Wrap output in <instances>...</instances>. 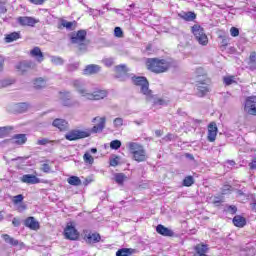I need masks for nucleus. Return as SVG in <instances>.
I'll return each mask as SVG.
<instances>
[{
  "instance_id": "nucleus-1",
  "label": "nucleus",
  "mask_w": 256,
  "mask_h": 256,
  "mask_svg": "<svg viewBox=\"0 0 256 256\" xmlns=\"http://www.w3.org/2000/svg\"><path fill=\"white\" fill-rule=\"evenodd\" d=\"M92 123L98 124L94 125L91 130H71L65 134V139H67V141H78V139L91 137V133H103V129H105V124L107 123V118L98 116L92 119Z\"/></svg>"
},
{
  "instance_id": "nucleus-2",
  "label": "nucleus",
  "mask_w": 256,
  "mask_h": 256,
  "mask_svg": "<svg viewBox=\"0 0 256 256\" xmlns=\"http://www.w3.org/2000/svg\"><path fill=\"white\" fill-rule=\"evenodd\" d=\"M146 65L152 73H165L171 67V64L167 60L159 58H149Z\"/></svg>"
},
{
  "instance_id": "nucleus-3",
  "label": "nucleus",
  "mask_w": 256,
  "mask_h": 256,
  "mask_svg": "<svg viewBox=\"0 0 256 256\" xmlns=\"http://www.w3.org/2000/svg\"><path fill=\"white\" fill-rule=\"evenodd\" d=\"M126 147H128L130 153H132L134 161L138 163L147 161V152L142 145L137 142H129Z\"/></svg>"
},
{
  "instance_id": "nucleus-4",
  "label": "nucleus",
  "mask_w": 256,
  "mask_h": 256,
  "mask_svg": "<svg viewBox=\"0 0 256 256\" xmlns=\"http://www.w3.org/2000/svg\"><path fill=\"white\" fill-rule=\"evenodd\" d=\"M192 33L199 45L206 46L209 43V38L201 25L192 26Z\"/></svg>"
},
{
  "instance_id": "nucleus-5",
  "label": "nucleus",
  "mask_w": 256,
  "mask_h": 256,
  "mask_svg": "<svg viewBox=\"0 0 256 256\" xmlns=\"http://www.w3.org/2000/svg\"><path fill=\"white\" fill-rule=\"evenodd\" d=\"M132 81L134 85H137L140 88V92L143 95H149V92L151 91L149 89V81H147V78L143 76H138V77H132Z\"/></svg>"
},
{
  "instance_id": "nucleus-6",
  "label": "nucleus",
  "mask_w": 256,
  "mask_h": 256,
  "mask_svg": "<svg viewBox=\"0 0 256 256\" xmlns=\"http://www.w3.org/2000/svg\"><path fill=\"white\" fill-rule=\"evenodd\" d=\"M71 85H72V87H74V89L77 91V93H79V95H81V97H85V99L87 98L89 90H87V88L85 87V81H83L81 79H77V80L72 81Z\"/></svg>"
},
{
  "instance_id": "nucleus-7",
  "label": "nucleus",
  "mask_w": 256,
  "mask_h": 256,
  "mask_svg": "<svg viewBox=\"0 0 256 256\" xmlns=\"http://www.w3.org/2000/svg\"><path fill=\"white\" fill-rule=\"evenodd\" d=\"M64 236L70 241H77L79 239V231L73 226V224H67L64 229Z\"/></svg>"
},
{
  "instance_id": "nucleus-8",
  "label": "nucleus",
  "mask_w": 256,
  "mask_h": 256,
  "mask_svg": "<svg viewBox=\"0 0 256 256\" xmlns=\"http://www.w3.org/2000/svg\"><path fill=\"white\" fill-rule=\"evenodd\" d=\"M244 111L248 115H256V96H250L246 99Z\"/></svg>"
},
{
  "instance_id": "nucleus-9",
  "label": "nucleus",
  "mask_w": 256,
  "mask_h": 256,
  "mask_svg": "<svg viewBox=\"0 0 256 256\" xmlns=\"http://www.w3.org/2000/svg\"><path fill=\"white\" fill-rule=\"evenodd\" d=\"M84 240L86 243L93 245L95 243H99L101 241V235L97 232H91L89 230L84 231Z\"/></svg>"
},
{
  "instance_id": "nucleus-10",
  "label": "nucleus",
  "mask_w": 256,
  "mask_h": 256,
  "mask_svg": "<svg viewBox=\"0 0 256 256\" xmlns=\"http://www.w3.org/2000/svg\"><path fill=\"white\" fill-rule=\"evenodd\" d=\"M108 93L106 90H95L94 92H88L86 99L89 101H100V99H105L107 97Z\"/></svg>"
},
{
  "instance_id": "nucleus-11",
  "label": "nucleus",
  "mask_w": 256,
  "mask_h": 256,
  "mask_svg": "<svg viewBox=\"0 0 256 256\" xmlns=\"http://www.w3.org/2000/svg\"><path fill=\"white\" fill-rule=\"evenodd\" d=\"M35 67H37V64H35V62L31 60H24L16 66V69L17 71H20V73L23 74V73H27L29 69H35Z\"/></svg>"
},
{
  "instance_id": "nucleus-12",
  "label": "nucleus",
  "mask_w": 256,
  "mask_h": 256,
  "mask_svg": "<svg viewBox=\"0 0 256 256\" xmlns=\"http://www.w3.org/2000/svg\"><path fill=\"white\" fill-rule=\"evenodd\" d=\"M60 99L62 101V105L64 107H73L75 103L79 105L78 102H71V92L70 91H62L60 92Z\"/></svg>"
},
{
  "instance_id": "nucleus-13",
  "label": "nucleus",
  "mask_w": 256,
  "mask_h": 256,
  "mask_svg": "<svg viewBox=\"0 0 256 256\" xmlns=\"http://www.w3.org/2000/svg\"><path fill=\"white\" fill-rule=\"evenodd\" d=\"M207 83H209V80L196 82V90L198 97H205V95L209 93V86L207 85Z\"/></svg>"
},
{
  "instance_id": "nucleus-14",
  "label": "nucleus",
  "mask_w": 256,
  "mask_h": 256,
  "mask_svg": "<svg viewBox=\"0 0 256 256\" xmlns=\"http://www.w3.org/2000/svg\"><path fill=\"white\" fill-rule=\"evenodd\" d=\"M87 37V31L79 30L76 34L72 35L71 42L77 45H83Z\"/></svg>"
},
{
  "instance_id": "nucleus-15",
  "label": "nucleus",
  "mask_w": 256,
  "mask_h": 256,
  "mask_svg": "<svg viewBox=\"0 0 256 256\" xmlns=\"http://www.w3.org/2000/svg\"><path fill=\"white\" fill-rule=\"evenodd\" d=\"M17 22L22 27H34L37 23V20H35L33 17L21 16L17 19Z\"/></svg>"
},
{
  "instance_id": "nucleus-16",
  "label": "nucleus",
  "mask_w": 256,
  "mask_h": 256,
  "mask_svg": "<svg viewBox=\"0 0 256 256\" xmlns=\"http://www.w3.org/2000/svg\"><path fill=\"white\" fill-rule=\"evenodd\" d=\"M22 183H26L27 185H37L41 183V179L37 178V176L33 174H25L20 178Z\"/></svg>"
},
{
  "instance_id": "nucleus-17",
  "label": "nucleus",
  "mask_w": 256,
  "mask_h": 256,
  "mask_svg": "<svg viewBox=\"0 0 256 256\" xmlns=\"http://www.w3.org/2000/svg\"><path fill=\"white\" fill-rule=\"evenodd\" d=\"M146 101L152 103L153 105H167V102L164 99L158 98L153 95V91H149L148 94H145Z\"/></svg>"
},
{
  "instance_id": "nucleus-18",
  "label": "nucleus",
  "mask_w": 256,
  "mask_h": 256,
  "mask_svg": "<svg viewBox=\"0 0 256 256\" xmlns=\"http://www.w3.org/2000/svg\"><path fill=\"white\" fill-rule=\"evenodd\" d=\"M217 131H218L217 123L211 122L208 125V141L210 143H213L215 139H217Z\"/></svg>"
},
{
  "instance_id": "nucleus-19",
  "label": "nucleus",
  "mask_w": 256,
  "mask_h": 256,
  "mask_svg": "<svg viewBox=\"0 0 256 256\" xmlns=\"http://www.w3.org/2000/svg\"><path fill=\"white\" fill-rule=\"evenodd\" d=\"M30 55L37 61V63H43L45 60V56L43 55L41 48L37 46L30 51Z\"/></svg>"
},
{
  "instance_id": "nucleus-20",
  "label": "nucleus",
  "mask_w": 256,
  "mask_h": 256,
  "mask_svg": "<svg viewBox=\"0 0 256 256\" xmlns=\"http://www.w3.org/2000/svg\"><path fill=\"white\" fill-rule=\"evenodd\" d=\"M101 71V66L97 64H89L83 70V75H97Z\"/></svg>"
},
{
  "instance_id": "nucleus-21",
  "label": "nucleus",
  "mask_w": 256,
  "mask_h": 256,
  "mask_svg": "<svg viewBox=\"0 0 256 256\" xmlns=\"http://www.w3.org/2000/svg\"><path fill=\"white\" fill-rule=\"evenodd\" d=\"M195 83H203V81H207V74L203 68H197L194 73Z\"/></svg>"
},
{
  "instance_id": "nucleus-22",
  "label": "nucleus",
  "mask_w": 256,
  "mask_h": 256,
  "mask_svg": "<svg viewBox=\"0 0 256 256\" xmlns=\"http://www.w3.org/2000/svg\"><path fill=\"white\" fill-rule=\"evenodd\" d=\"M156 231L157 233H159V235H163V237H173V235H175V233L173 232V230L165 227L162 224H159L156 227Z\"/></svg>"
},
{
  "instance_id": "nucleus-23",
  "label": "nucleus",
  "mask_w": 256,
  "mask_h": 256,
  "mask_svg": "<svg viewBox=\"0 0 256 256\" xmlns=\"http://www.w3.org/2000/svg\"><path fill=\"white\" fill-rule=\"evenodd\" d=\"M25 227L31 229L32 231H37L39 229V222L35 220V217H28L24 222Z\"/></svg>"
},
{
  "instance_id": "nucleus-24",
  "label": "nucleus",
  "mask_w": 256,
  "mask_h": 256,
  "mask_svg": "<svg viewBox=\"0 0 256 256\" xmlns=\"http://www.w3.org/2000/svg\"><path fill=\"white\" fill-rule=\"evenodd\" d=\"M53 127H56L60 131H67L68 123L65 119L56 118L52 122Z\"/></svg>"
},
{
  "instance_id": "nucleus-25",
  "label": "nucleus",
  "mask_w": 256,
  "mask_h": 256,
  "mask_svg": "<svg viewBox=\"0 0 256 256\" xmlns=\"http://www.w3.org/2000/svg\"><path fill=\"white\" fill-rule=\"evenodd\" d=\"M114 71L116 73V77L119 79V77H125V75H127V73L129 72V69L125 64H121L115 66Z\"/></svg>"
},
{
  "instance_id": "nucleus-26",
  "label": "nucleus",
  "mask_w": 256,
  "mask_h": 256,
  "mask_svg": "<svg viewBox=\"0 0 256 256\" xmlns=\"http://www.w3.org/2000/svg\"><path fill=\"white\" fill-rule=\"evenodd\" d=\"M178 17L183 19L184 21H195L197 19V14L195 12H180L178 13Z\"/></svg>"
},
{
  "instance_id": "nucleus-27",
  "label": "nucleus",
  "mask_w": 256,
  "mask_h": 256,
  "mask_svg": "<svg viewBox=\"0 0 256 256\" xmlns=\"http://www.w3.org/2000/svg\"><path fill=\"white\" fill-rule=\"evenodd\" d=\"M3 239L6 243H9V245H12L13 247H17V245H20V247L25 246L23 242H19V240H16L15 238L9 236L8 234H4Z\"/></svg>"
},
{
  "instance_id": "nucleus-28",
  "label": "nucleus",
  "mask_w": 256,
  "mask_h": 256,
  "mask_svg": "<svg viewBox=\"0 0 256 256\" xmlns=\"http://www.w3.org/2000/svg\"><path fill=\"white\" fill-rule=\"evenodd\" d=\"M233 224L235 227H245V225H247V220L245 217L237 215L233 218Z\"/></svg>"
},
{
  "instance_id": "nucleus-29",
  "label": "nucleus",
  "mask_w": 256,
  "mask_h": 256,
  "mask_svg": "<svg viewBox=\"0 0 256 256\" xmlns=\"http://www.w3.org/2000/svg\"><path fill=\"white\" fill-rule=\"evenodd\" d=\"M12 140L16 145H24V143H27V136L25 134H16L13 136Z\"/></svg>"
},
{
  "instance_id": "nucleus-30",
  "label": "nucleus",
  "mask_w": 256,
  "mask_h": 256,
  "mask_svg": "<svg viewBox=\"0 0 256 256\" xmlns=\"http://www.w3.org/2000/svg\"><path fill=\"white\" fill-rule=\"evenodd\" d=\"M29 109V105L25 102L18 103L14 105V110L16 113H25Z\"/></svg>"
},
{
  "instance_id": "nucleus-31",
  "label": "nucleus",
  "mask_w": 256,
  "mask_h": 256,
  "mask_svg": "<svg viewBox=\"0 0 256 256\" xmlns=\"http://www.w3.org/2000/svg\"><path fill=\"white\" fill-rule=\"evenodd\" d=\"M17 39H21V34L19 32H12L5 37L6 43H13V41H17Z\"/></svg>"
},
{
  "instance_id": "nucleus-32",
  "label": "nucleus",
  "mask_w": 256,
  "mask_h": 256,
  "mask_svg": "<svg viewBox=\"0 0 256 256\" xmlns=\"http://www.w3.org/2000/svg\"><path fill=\"white\" fill-rule=\"evenodd\" d=\"M208 249L209 248L205 244H198L195 246V251L198 256L207 255L205 253H207Z\"/></svg>"
},
{
  "instance_id": "nucleus-33",
  "label": "nucleus",
  "mask_w": 256,
  "mask_h": 256,
  "mask_svg": "<svg viewBox=\"0 0 256 256\" xmlns=\"http://www.w3.org/2000/svg\"><path fill=\"white\" fill-rule=\"evenodd\" d=\"M61 25L62 27H65V29H67L68 31H74L75 27H77V22H69L67 20H62Z\"/></svg>"
},
{
  "instance_id": "nucleus-34",
  "label": "nucleus",
  "mask_w": 256,
  "mask_h": 256,
  "mask_svg": "<svg viewBox=\"0 0 256 256\" xmlns=\"http://www.w3.org/2000/svg\"><path fill=\"white\" fill-rule=\"evenodd\" d=\"M35 89H45L47 87V81L43 78H38L34 81Z\"/></svg>"
},
{
  "instance_id": "nucleus-35",
  "label": "nucleus",
  "mask_w": 256,
  "mask_h": 256,
  "mask_svg": "<svg viewBox=\"0 0 256 256\" xmlns=\"http://www.w3.org/2000/svg\"><path fill=\"white\" fill-rule=\"evenodd\" d=\"M125 179H127V176L124 173H116L114 175V181L118 185H123V183H125Z\"/></svg>"
},
{
  "instance_id": "nucleus-36",
  "label": "nucleus",
  "mask_w": 256,
  "mask_h": 256,
  "mask_svg": "<svg viewBox=\"0 0 256 256\" xmlns=\"http://www.w3.org/2000/svg\"><path fill=\"white\" fill-rule=\"evenodd\" d=\"M67 182L69 185H74V187H79V185H81V179L77 176H70Z\"/></svg>"
},
{
  "instance_id": "nucleus-37",
  "label": "nucleus",
  "mask_w": 256,
  "mask_h": 256,
  "mask_svg": "<svg viewBox=\"0 0 256 256\" xmlns=\"http://www.w3.org/2000/svg\"><path fill=\"white\" fill-rule=\"evenodd\" d=\"M13 131V127L5 126V127H0V139H3V137H7L9 133Z\"/></svg>"
},
{
  "instance_id": "nucleus-38",
  "label": "nucleus",
  "mask_w": 256,
  "mask_h": 256,
  "mask_svg": "<svg viewBox=\"0 0 256 256\" xmlns=\"http://www.w3.org/2000/svg\"><path fill=\"white\" fill-rule=\"evenodd\" d=\"M195 183V179L193 178V176H186L182 182V185L184 187H191V185H193Z\"/></svg>"
},
{
  "instance_id": "nucleus-39",
  "label": "nucleus",
  "mask_w": 256,
  "mask_h": 256,
  "mask_svg": "<svg viewBox=\"0 0 256 256\" xmlns=\"http://www.w3.org/2000/svg\"><path fill=\"white\" fill-rule=\"evenodd\" d=\"M131 249L129 248H123L116 252V256H130L131 255Z\"/></svg>"
},
{
  "instance_id": "nucleus-40",
  "label": "nucleus",
  "mask_w": 256,
  "mask_h": 256,
  "mask_svg": "<svg viewBox=\"0 0 256 256\" xmlns=\"http://www.w3.org/2000/svg\"><path fill=\"white\" fill-rule=\"evenodd\" d=\"M51 63H53V65H63L65 63V60H63V58L59 56H52Z\"/></svg>"
},
{
  "instance_id": "nucleus-41",
  "label": "nucleus",
  "mask_w": 256,
  "mask_h": 256,
  "mask_svg": "<svg viewBox=\"0 0 256 256\" xmlns=\"http://www.w3.org/2000/svg\"><path fill=\"white\" fill-rule=\"evenodd\" d=\"M110 148L117 151L118 149H121V141L120 140H112L110 142Z\"/></svg>"
},
{
  "instance_id": "nucleus-42",
  "label": "nucleus",
  "mask_w": 256,
  "mask_h": 256,
  "mask_svg": "<svg viewBox=\"0 0 256 256\" xmlns=\"http://www.w3.org/2000/svg\"><path fill=\"white\" fill-rule=\"evenodd\" d=\"M83 159L86 163H88L89 165H93L94 163V159L93 156H91V154H89L88 152H86L83 156Z\"/></svg>"
},
{
  "instance_id": "nucleus-43",
  "label": "nucleus",
  "mask_w": 256,
  "mask_h": 256,
  "mask_svg": "<svg viewBox=\"0 0 256 256\" xmlns=\"http://www.w3.org/2000/svg\"><path fill=\"white\" fill-rule=\"evenodd\" d=\"M23 199H24L23 194H19L14 196L12 201L14 205H19V203H23Z\"/></svg>"
},
{
  "instance_id": "nucleus-44",
  "label": "nucleus",
  "mask_w": 256,
  "mask_h": 256,
  "mask_svg": "<svg viewBox=\"0 0 256 256\" xmlns=\"http://www.w3.org/2000/svg\"><path fill=\"white\" fill-rule=\"evenodd\" d=\"M41 171H43V173H51V166H49V160H46V163L42 164Z\"/></svg>"
},
{
  "instance_id": "nucleus-45",
  "label": "nucleus",
  "mask_w": 256,
  "mask_h": 256,
  "mask_svg": "<svg viewBox=\"0 0 256 256\" xmlns=\"http://www.w3.org/2000/svg\"><path fill=\"white\" fill-rule=\"evenodd\" d=\"M113 125L116 129H119V127H123V118H116L113 121Z\"/></svg>"
},
{
  "instance_id": "nucleus-46",
  "label": "nucleus",
  "mask_w": 256,
  "mask_h": 256,
  "mask_svg": "<svg viewBox=\"0 0 256 256\" xmlns=\"http://www.w3.org/2000/svg\"><path fill=\"white\" fill-rule=\"evenodd\" d=\"M77 69H79V63L76 62L74 64H68L67 65V71L73 72V71H77Z\"/></svg>"
},
{
  "instance_id": "nucleus-47",
  "label": "nucleus",
  "mask_w": 256,
  "mask_h": 256,
  "mask_svg": "<svg viewBox=\"0 0 256 256\" xmlns=\"http://www.w3.org/2000/svg\"><path fill=\"white\" fill-rule=\"evenodd\" d=\"M225 85H233L235 83V76L224 77Z\"/></svg>"
},
{
  "instance_id": "nucleus-48",
  "label": "nucleus",
  "mask_w": 256,
  "mask_h": 256,
  "mask_svg": "<svg viewBox=\"0 0 256 256\" xmlns=\"http://www.w3.org/2000/svg\"><path fill=\"white\" fill-rule=\"evenodd\" d=\"M114 35L115 37H118V38L123 37V30L121 29V27H116L114 29Z\"/></svg>"
},
{
  "instance_id": "nucleus-49",
  "label": "nucleus",
  "mask_w": 256,
  "mask_h": 256,
  "mask_svg": "<svg viewBox=\"0 0 256 256\" xmlns=\"http://www.w3.org/2000/svg\"><path fill=\"white\" fill-rule=\"evenodd\" d=\"M102 61L106 67H112L114 63L113 58H105Z\"/></svg>"
},
{
  "instance_id": "nucleus-50",
  "label": "nucleus",
  "mask_w": 256,
  "mask_h": 256,
  "mask_svg": "<svg viewBox=\"0 0 256 256\" xmlns=\"http://www.w3.org/2000/svg\"><path fill=\"white\" fill-rule=\"evenodd\" d=\"M230 34L232 37H239V28L232 27L230 29Z\"/></svg>"
},
{
  "instance_id": "nucleus-51",
  "label": "nucleus",
  "mask_w": 256,
  "mask_h": 256,
  "mask_svg": "<svg viewBox=\"0 0 256 256\" xmlns=\"http://www.w3.org/2000/svg\"><path fill=\"white\" fill-rule=\"evenodd\" d=\"M48 143H51V141H49L47 138H42L37 141V145H47Z\"/></svg>"
},
{
  "instance_id": "nucleus-52",
  "label": "nucleus",
  "mask_w": 256,
  "mask_h": 256,
  "mask_svg": "<svg viewBox=\"0 0 256 256\" xmlns=\"http://www.w3.org/2000/svg\"><path fill=\"white\" fill-rule=\"evenodd\" d=\"M110 165H111V167H117L119 165V158L116 157V158L111 159Z\"/></svg>"
},
{
  "instance_id": "nucleus-53",
  "label": "nucleus",
  "mask_w": 256,
  "mask_h": 256,
  "mask_svg": "<svg viewBox=\"0 0 256 256\" xmlns=\"http://www.w3.org/2000/svg\"><path fill=\"white\" fill-rule=\"evenodd\" d=\"M250 207H251L252 211H254L256 213V198L255 197L252 198V202L250 203Z\"/></svg>"
},
{
  "instance_id": "nucleus-54",
  "label": "nucleus",
  "mask_w": 256,
  "mask_h": 256,
  "mask_svg": "<svg viewBox=\"0 0 256 256\" xmlns=\"http://www.w3.org/2000/svg\"><path fill=\"white\" fill-rule=\"evenodd\" d=\"M248 63H256V53L255 52L250 54Z\"/></svg>"
},
{
  "instance_id": "nucleus-55",
  "label": "nucleus",
  "mask_w": 256,
  "mask_h": 256,
  "mask_svg": "<svg viewBox=\"0 0 256 256\" xmlns=\"http://www.w3.org/2000/svg\"><path fill=\"white\" fill-rule=\"evenodd\" d=\"M248 68L250 71H256V62H248Z\"/></svg>"
},
{
  "instance_id": "nucleus-56",
  "label": "nucleus",
  "mask_w": 256,
  "mask_h": 256,
  "mask_svg": "<svg viewBox=\"0 0 256 256\" xmlns=\"http://www.w3.org/2000/svg\"><path fill=\"white\" fill-rule=\"evenodd\" d=\"M228 211H229V213H231L232 215H235V213H237V206H229V207H228Z\"/></svg>"
},
{
  "instance_id": "nucleus-57",
  "label": "nucleus",
  "mask_w": 256,
  "mask_h": 256,
  "mask_svg": "<svg viewBox=\"0 0 256 256\" xmlns=\"http://www.w3.org/2000/svg\"><path fill=\"white\" fill-rule=\"evenodd\" d=\"M29 1L34 5H43V3H45V0H29Z\"/></svg>"
},
{
  "instance_id": "nucleus-58",
  "label": "nucleus",
  "mask_w": 256,
  "mask_h": 256,
  "mask_svg": "<svg viewBox=\"0 0 256 256\" xmlns=\"http://www.w3.org/2000/svg\"><path fill=\"white\" fill-rule=\"evenodd\" d=\"M12 225H14V227H19V225H21V222L19 221V219L13 218Z\"/></svg>"
},
{
  "instance_id": "nucleus-59",
  "label": "nucleus",
  "mask_w": 256,
  "mask_h": 256,
  "mask_svg": "<svg viewBox=\"0 0 256 256\" xmlns=\"http://www.w3.org/2000/svg\"><path fill=\"white\" fill-rule=\"evenodd\" d=\"M250 169H256V157L254 158V160L249 164Z\"/></svg>"
},
{
  "instance_id": "nucleus-60",
  "label": "nucleus",
  "mask_w": 256,
  "mask_h": 256,
  "mask_svg": "<svg viewBox=\"0 0 256 256\" xmlns=\"http://www.w3.org/2000/svg\"><path fill=\"white\" fill-rule=\"evenodd\" d=\"M173 138H174L173 134H168L164 137V140L165 141H173Z\"/></svg>"
},
{
  "instance_id": "nucleus-61",
  "label": "nucleus",
  "mask_w": 256,
  "mask_h": 256,
  "mask_svg": "<svg viewBox=\"0 0 256 256\" xmlns=\"http://www.w3.org/2000/svg\"><path fill=\"white\" fill-rule=\"evenodd\" d=\"M25 209H27V206L25 204H20L18 206V211L21 212V211H25Z\"/></svg>"
},
{
  "instance_id": "nucleus-62",
  "label": "nucleus",
  "mask_w": 256,
  "mask_h": 256,
  "mask_svg": "<svg viewBox=\"0 0 256 256\" xmlns=\"http://www.w3.org/2000/svg\"><path fill=\"white\" fill-rule=\"evenodd\" d=\"M217 203H221V198L219 197L214 198V204L217 205Z\"/></svg>"
},
{
  "instance_id": "nucleus-63",
  "label": "nucleus",
  "mask_w": 256,
  "mask_h": 256,
  "mask_svg": "<svg viewBox=\"0 0 256 256\" xmlns=\"http://www.w3.org/2000/svg\"><path fill=\"white\" fill-rule=\"evenodd\" d=\"M90 153H93V154L97 153V148H91Z\"/></svg>"
},
{
  "instance_id": "nucleus-64",
  "label": "nucleus",
  "mask_w": 256,
  "mask_h": 256,
  "mask_svg": "<svg viewBox=\"0 0 256 256\" xmlns=\"http://www.w3.org/2000/svg\"><path fill=\"white\" fill-rule=\"evenodd\" d=\"M237 194L238 195H245V193H243V190H237Z\"/></svg>"
}]
</instances>
